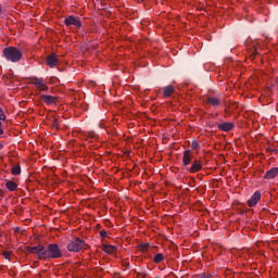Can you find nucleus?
Here are the masks:
<instances>
[{
	"label": "nucleus",
	"instance_id": "nucleus-1",
	"mask_svg": "<svg viewBox=\"0 0 278 278\" xmlns=\"http://www.w3.org/2000/svg\"><path fill=\"white\" fill-rule=\"evenodd\" d=\"M3 55L9 62H18L23 58V52L15 47H8L3 49Z\"/></svg>",
	"mask_w": 278,
	"mask_h": 278
},
{
	"label": "nucleus",
	"instance_id": "nucleus-2",
	"mask_svg": "<svg viewBox=\"0 0 278 278\" xmlns=\"http://www.w3.org/2000/svg\"><path fill=\"white\" fill-rule=\"evenodd\" d=\"M43 257L45 260H59V257H62V251L56 243L49 244L48 248H46Z\"/></svg>",
	"mask_w": 278,
	"mask_h": 278
},
{
	"label": "nucleus",
	"instance_id": "nucleus-3",
	"mask_svg": "<svg viewBox=\"0 0 278 278\" xmlns=\"http://www.w3.org/2000/svg\"><path fill=\"white\" fill-rule=\"evenodd\" d=\"M86 247V241L79 238H74L68 244H67V251H71L72 253H79L81 249Z\"/></svg>",
	"mask_w": 278,
	"mask_h": 278
},
{
	"label": "nucleus",
	"instance_id": "nucleus-4",
	"mask_svg": "<svg viewBox=\"0 0 278 278\" xmlns=\"http://www.w3.org/2000/svg\"><path fill=\"white\" fill-rule=\"evenodd\" d=\"M27 253H33L34 255H38L39 260H45V252L46 248L45 245H36V247H27L26 248Z\"/></svg>",
	"mask_w": 278,
	"mask_h": 278
},
{
	"label": "nucleus",
	"instance_id": "nucleus-5",
	"mask_svg": "<svg viewBox=\"0 0 278 278\" xmlns=\"http://www.w3.org/2000/svg\"><path fill=\"white\" fill-rule=\"evenodd\" d=\"M30 83L37 88V90H40V92H47V90H49V87L45 84L42 78L33 77L30 78Z\"/></svg>",
	"mask_w": 278,
	"mask_h": 278
},
{
	"label": "nucleus",
	"instance_id": "nucleus-6",
	"mask_svg": "<svg viewBox=\"0 0 278 278\" xmlns=\"http://www.w3.org/2000/svg\"><path fill=\"white\" fill-rule=\"evenodd\" d=\"M64 24L66 25V27H71V25H73L77 29H79L81 27V21H79V18L71 16V15L64 20Z\"/></svg>",
	"mask_w": 278,
	"mask_h": 278
},
{
	"label": "nucleus",
	"instance_id": "nucleus-7",
	"mask_svg": "<svg viewBox=\"0 0 278 278\" xmlns=\"http://www.w3.org/2000/svg\"><path fill=\"white\" fill-rule=\"evenodd\" d=\"M262 200V192L255 191L253 195L248 200V206L249 207H255L257 203Z\"/></svg>",
	"mask_w": 278,
	"mask_h": 278
},
{
	"label": "nucleus",
	"instance_id": "nucleus-8",
	"mask_svg": "<svg viewBox=\"0 0 278 278\" xmlns=\"http://www.w3.org/2000/svg\"><path fill=\"white\" fill-rule=\"evenodd\" d=\"M203 169V163H201V161H193L192 162V165L190 166L189 168V173H199V170H202Z\"/></svg>",
	"mask_w": 278,
	"mask_h": 278
},
{
	"label": "nucleus",
	"instance_id": "nucleus-9",
	"mask_svg": "<svg viewBox=\"0 0 278 278\" xmlns=\"http://www.w3.org/2000/svg\"><path fill=\"white\" fill-rule=\"evenodd\" d=\"M190 162H192V151L186 150L182 154L184 166H189Z\"/></svg>",
	"mask_w": 278,
	"mask_h": 278
},
{
	"label": "nucleus",
	"instance_id": "nucleus-10",
	"mask_svg": "<svg viewBox=\"0 0 278 278\" xmlns=\"http://www.w3.org/2000/svg\"><path fill=\"white\" fill-rule=\"evenodd\" d=\"M162 90H163V97L165 99H168V97H170L172 94L175 93V87H173V85H168L166 87H163Z\"/></svg>",
	"mask_w": 278,
	"mask_h": 278
},
{
	"label": "nucleus",
	"instance_id": "nucleus-11",
	"mask_svg": "<svg viewBox=\"0 0 278 278\" xmlns=\"http://www.w3.org/2000/svg\"><path fill=\"white\" fill-rule=\"evenodd\" d=\"M46 64L48 66H50V68H53V66H55V64H58V56L55 54H50L47 59H46Z\"/></svg>",
	"mask_w": 278,
	"mask_h": 278
},
{
	"label": "nucleus",
	"instance_id": "nucleus-12",
	"mask_svg": "<svg viewBox=\"0 0 278 278\" xmlns=\"http://www.w3.org/2000/svg\"><path fill=\"white\" fill-rule=\"evenodd\" d=\"M217 128L220 131H231V129H233V123L226 122V123L217 125Z\"/></svg>",
	"mask_w": 278,
	"mask_h": 278
},
{
	"label": "nucleus",
	"instance_id": "nucleus-13",
	"mask_svg": "<svg viewBox=\"0 0 278 278\" xmlns=\"http://www.w3.org/2000/svg\"><path fill=\"white\" fill-rule=\"evenodd\" d=\"M102 251H104V253H108V255H114V253H116L117 248L111 244H104L102 245Z\"/></svg>",
	"mask_w": 278,
	"mask_h": 278
},
{
	"label": "nucleus",
	"instance_id": "nucleus-14",
	"mask_svg": "<svg viewBox=\"0 0 278 278\" xmlns=\"http://www.w3.org/2000/svg\"><path fill=\"white\" fill-rule=\"evenodd\" d=\"M278 175V167H274L266 172L264 179H275V177Z\"/></svg>",
	"mask_w": 278,
	"mask_h": 278
},
{
	"label": "nucleus",
	"instance_id": "nucleus-15",
	"mask_svg": "<svg viewBox=\"0 0 278 278\" xmlns=\"http://www.w3.org/2000/svg\"><path fill=\"white\" fill-rule=\"evenodd\" d=\"M41 99L45 103H47L48 105H53V103H55V97L53 96H47V94H42Z\"/></svg>",
	"mask_w": 278,
	"mask_h": 278
},
{
	"label": "nucleus",
	"instance_id": "nucleus-16",
	"mask_svg": "<svg viewBox=\"0 0 278 278\" xmlns=\"http://www.w3.org/2000/svg\"><path fill=\"white\" fill-rule=\"evenodd\" d=\"M5 188L9 189L10 192H14L18 188V185H16V182H14L12 180H8L5 182Z\"/></svg>",
	"mask_w": 278,
	"mask_h": 278
},
{
	"label": "nucleus",
	"instance_id": "nucleus-17",
	"mask_svg": "<svg viewBox=\"0 0 278 278\" xmlns=\"http://www.w3.org/2000/svg\"><path fill=\"white\" fill-rule=\"evenodd\" d=\"M153 262H154V264H160L161 262H164V254L159 253V254L154 255Z\"/></svg>",
	"mask_w": 278,
	"mask_h": 278
},
{
	"label": "nucleus",
	"instance_id": "nucleus-18",
	"mask_svg": "<svg viewBox=\"0 0 278 278\" xmlns=\"http://www.w3.org/2000/svg\"><path fill=\"white\" fill-rule=\"evenodd\" d=\"M207 102L211 104V105H219L220 104V100H218V98H214V97H210Z\"/></svg>",
	"mask_w": 278,
	"mask_h": 278
},
{
	"label": "nucleus",
	"instance_id": "nucleus-19",
	"mask_svg": "<svg viewBox=\"0 0 278 278\" xmlns=\"http://www.w3.org/2000/svg\"><path fill=\"white\" fill-rule=\"evenodd\" d=\"M12 175H21V165H15L11 169Z\"/></svg>",
	"mask_w": 278,
	"mask_h": 278
},
{
	"label": "nucleus",
	"instance_id": "nucleus-20",
	"mask_svg": "<svg viewBox=\"0 0 278 278\" xmlns=\"http://www.w3.org/2000/svg\"><path fill=\"white\" fill-rule=\"evenodd\" d=\"M4 260H10L12 257V252L4 251L2 252Z\"/></svg>",
	"mask_w": 278,
	"mask_h": 278
},
{
	"label": "nucleus",
	"instance_id": "nucleus-21",
	"mask_svg": "<svg viewBox=\"0 0 278 278\" xmlns=\"http://www.w3.org/2000/svg\"><path fill=\"white\" fill-rule=\"evenodd\" d=\"M140 249H141V251L144 253V252H147V251H149V243H143V244H141L140 245Z\"/></svg>",
	"mask_w": 278,
	"mask_h": 278
},
{
	"label": "nucleus",
	"instance_id": "nucleus-22",
	"mask_svg": "<svg viewBox=\"0 0 278 278\" xmlns=\"http://www.w3.org/2000/svg\"><path fill=\"white\" fill-rule=\"evenodd\" d=\"M87 138H88V140H96L97 139V135L94 132H89Z\"/></svg>",
	"mask_w": 278,
	"mask_h": 278
},
{
	"label": "nucleus",
	"instance_id": "nucleus-23",
	"mask_svg": "<svg viewBox=\"0 0 278 278\" xmlns=\"http://www.w3.org/2000/svg\"><path fill=\"white\" fill-rule=\"evenodd\" d=\"M199 141H192L191 143V149H193L194 151H197V149H199Z\"/></svg>",
	"mask_w": 278,
	"mask_h": 278
},
{
	"label": "nucleus",
	"instance_id": "nucleus-24",
	"mask_svg": "<svg viewBox=\"0 0 278 278\" xmlns=\"http://www.w3.org/2000/svg\"><path fill=\"white\" fill-rule=\"evenodd\" d=\"M0 121H5V112L0 108Z\"/></svg>",
	"mask_w": 278,
	"mask_h": 278
},
{
	"label": "nucleus",
	"instance_id": "nucleus-25",
	"mask_svg": "<svg viewBox=\"0 0 278 278\" xmlns=\"http://www.w3.org/2000/svg\"><path fill=\"white\" fill-rule=\"evenodd\" d=\"M100 236L101 238H108V231L105 230L100 231Z\"/></svg>",
	"mask_w": 278,
	"mask_h": 278
},
{
	"label": "nucleus",
	"instance_id": "nucleus-26",
	"mask_svg": "<svg viewBox=\"0 0 278 278\" xmlns=\"http://www.w3.org/2000/svg\"><path fill=\"white\" fill-rule=\"evenodd\" d=\"M2 125L3 124L0 122V136H2V134H3V129H1Z\"/></svg>",
	"mask_w": 278,
	"mask_h": 278
},
{
	"label": "nucleus",
	"instance_id": "nucleus-27",
	"mask_svg": "<svg viewBox=\"0 0 278 278\" xmlns=\"http://www.w3.org/2000/svg\"><path fill=\"white\" fill-rule=\"evenodd\" d=\"M0 12H3V9L1 8V4H0Z\"/></svg>",
	"mask_w": 278,
	"mask_h": 278
},
{
	"label": "nucleus",
	"instance_id": "nucleus-28",
	"mask_svg": "<svg viewBox=\"0 0 278 278\" xmlns=\"http://www.w3.org/2000/svg\"><path fill=\"white\" fill-rule=\"evenodd\" d=\"M3 149V146L0 143V150Z\"/></svg>",
	"mask_w": 278,
	"mask_h": 278
},
{
	"label": "nucleus",
	"instance_id": "nucleus-29",
	"mask_svg": "<svg viewBox=\"0 0 278 278\" xmlns=\"http://www.w3.org/2000/svg\"><path fill=\"white\" fill-rule=\"evenodd\" d=\"M56 123H58V122H56V121H54V125H56Z\"/></svg>",
	"mask_w": 278,
	"mask_h": 278
}]
</instances>
